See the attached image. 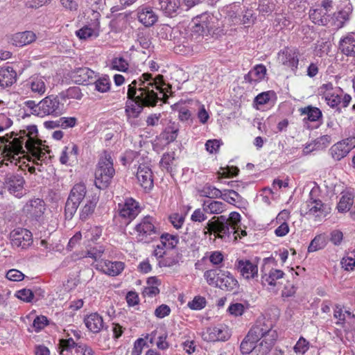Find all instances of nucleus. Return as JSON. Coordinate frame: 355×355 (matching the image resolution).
Masks as SVG:
<instances>
[{
  "label": "nucleus",
  "mask_w": 355,
  "mask_h": 355,
  "mask_svg": "<svg viewBox=\"0 0 355 355\" xmlns=\"http://www.w3.org/2000/svg\"><path fill=\"white\" fill-rule=\"evenodd\" d=\"M324 247V239L321 236H315L308 247L309 252H315Z\"/></svg>",
  "instance_id": "nucleus-53"
},
{
  "label": "nucleus",
  "mask_w": 355,
  "mask_h": 355,
  "mask_svg": "<svg viewBox=\"0 0 355 355\" xmlns=\"http://www.w3.org/2000/svg\"><path fill=\"white\" fill-rule=\"evenodd\" d=\"M15 295L17 298L26 302H31L34 297L33 291L26 288L18 291Z\"/></svg>",
  "instance_id": "nucleus-52"
},
{
  "label": "nucleus",
  "mask_w": 355,
  "mask_h": 355,
  "mask_svg": "<svg viewBox=\"0 0 355 355\" xmlns=\"http://www.w3.org/2000/svg\"><path fill=\"white\" fill-rule=\"evenodd\" d=\"M138 156L139 155L137 152L133 150H127L121 157V162L125 166L130 164L138 157Z\"/></svg>",
  "instance_id": "nucleus-57"
},
{
  "label": "nucleus",
  "mask_w": 355,
  "mask_h": 355,
  "mask_svg": "<svg viewBox=\"0 0 355 355\" xmlns=\"http://www.w3.org/2000/svg\"><path fill=\"white\" fill-rule=\"evenodd\" d=\"M277 338V334L272 329L271 322L259 320L241 342V352L243 354H249L257 347V343L260 341L259 352L262 354H268L275 345Z\"/></svg>",
  "instance_id": "nucleus-4"
},
{
  "label": "nucleus",
  "mask_w": 355,
  "mask_h": 355,
  "mask_svg": "<svg viewBox=\"0 0 355 355\" xmlns=\"http://www.w3.org/2000/svg\"><path fill=\"white\" fill-rule=\"evenodd\" d=\"M138 20L146 27L153 26L157 21V16L153 9L147 6H140L137 9Z\"/></svg>",
  "instance_id": "nucleus-24"
},
{
  "label": "nucleus",
  "mask_w": 355,
  "mask_h": 355,
  "mask_svg": "<svg viewBox=\"0 0 355 355\" xmlns=\"http://www.w3.org/2000/svg\"><path fill=\"white\" fill-rule=\"evenodd\" d=\"M45 210V203L40 198H34L28 200L23 207V212L26 216L37 220L42 219Z\"/></svg>",
  "instance_id": "nucleus-16"
},
{
  "label": "nucleus",
  "mask_w": 355,
  "mask_h": 355,
  "mask_svg": "<svg viewBox=\"0 0 355 355\" xmlns=\"http://www.w3.org/2000/svg\"><path fill=\"white\" fill-rule=\"evenodd\" d=\"M178 132V128L173 126H169L164 130V137L168 143L172 142L177 138Z\"/></svg>",
  "instance_id": "nucleus-61"
},
{
  "label": "nucleus",
  "mask_w": 355,
  "mask_h": 355,
  "mask_svg": "<svg viewBox=\"0 0 355 355\" xmlns=\"http://www.w3.org/2000/svg\"><path fill=\"white\" fill-rule=\"evenodd\" d=\"M60 127L63 129L73 128L77 124V119L73 116L59 118Z\"/></svg>",
  "instance_id": "nucleus-56"
},
{
  "label": "nucleus",
  "mask_w": 355,
  "mask_h": 355,
  "mask_svg": "<svg viewBox=\"0 0 355 355\" xmlns=\"http://www.w3.org/2000/svg\"><path fill=\"white\" fill-rule=\"evenodd\" d=\"M10 239L12 246L26 249L33 243L32 233L23 228H17L10 233Z\"/></svg>",
  "instance_id": "nucleus-17"
},
{
  "label": "nucleus",
  "mask_w": 355,
  "mask_h": 355,
  "mask_svg": "<svg viewBox=\"0 0 355 355\" xmlns=\"http://www.w3.org/2000/svg\"><path fill=\"white\" fill-rule=\"evenodd\" d=\"M137 178L145 190H150L153 187V173L148 166L141 164L138 167Z\"/></svg>",
  "instance_id": "nucleus-21"
},
{
  "label": "nucleus",
  "mask_w": 355,
  "mask_h": 355,
  "mask_svg": "<svg viewBox=\"0 0 355 355\" xmlns=\"http://www.w3.org/2000/svg\"><path fill=\"white\" fill-rule=\"evenodd\" d=\"M94 71L87 67L78 69L73 75L75 82L80 85H89L94 80Z\"/></svg>",
  "instance_id": "nucleus-31"
},
{
  "label": "nucleus",
  "mask_w": 355,
  "mask_h": 355,
  "mask_svg": "<svg viewBox=\"0 0 355 355\" xmlns=\"http://www.w3.org/2000/svg\"><path fill=\"white\" fill-rule=\"evenodd\" d=\"M66 96L68 98L80 100L83 97V94L78 87H71L67 90Z\"/></svg>",
  "instance_id": "nucleus-64"
},
{
  "label": "nucleus",
  "mask_w": 355,
  "mask_h": 355,
  "mask_svg": "<svg viewBox=\"0 0 355 355\" xmlns=\"http://www.w3.org/2000/svg\"><path fill=\"white\" fill-rule=\"evenodd\" d=\"M284 272L279 269H271L268 273L263 274L261 278V284L268 290L277 291L280 280L284 277Z\"/></svg>",
  "instance_id": "nucleus-20"
},
{
  "label": "nucleus",
  "mask_w": 355,
  "mask_h": 355,
  "mask_svg": "<svg viewBox=\"0 0 355 355\" xmlns=\"http://www.w3.org/2000/svg\"><path fill=\"white\" fill-rule=\"evenodd\" d=\"M316 189H312L307 200L301 207V213L309 217L314 218L315 220H321L326 217L331 212V207L329 205L323 203L321 200L315 197Z\"/></svg>",
  "instance_id": "nucleus-7"
},
{
  "label": "nucleus",
  "mask_w": 355,
  "mask_h": 355,
  "mask_svg": "<svg viewBox=\"0 0 355 355\" xmlns=\"http://www.w3.org/2000/svg\"><path fill=\"white\" fill-rule=\"evenodd\" d=\"M220 198L233 205H236L243 200V198L233 189L223 190L222 191V196Z\"/></svg>",
  "instance_id": "nucleus-37"
},
{
  "label": "nucleus",
  "mask_w": 355,
  "mask_h": 355,
  "mask_svg": "<svg viewBox=\"0 0 355 355\" xmlns=\"http://www.w3.org/2000/svg\"><path fill=\"white\" fill-rule=\"evenodd\" d=\"M309 349V343L303 337H300L293 347L295 353L304 354Z\"/></svg>",
  "instance_id": "nucleus-49"
},
{
  "label": "nucleus",
  "mask_w": 355,
  "mask_h": 355,
  "mask_svg": "<svg viewBox=\"0 0 355 355\" xmlns=\"http://www.w3.org/2000/svg\"><path fill=\"white\" fill-rule=\"evenodd\" d=\"M245 309V306L241 303H234L228 307L230 313L234 316L242 315Z\"/></svg>",
  "instance_id": "nucleus-58"
},
{
  "label": "nucleus",
  "mask_w": 355,
  "mask_h": 355,
  "mask_svg": "<svg viewBox=\"0 0 355 355\" xmlns=\"http://www.w3.org/2000/svg\"><path fill=\"white\" fill-rule=\"evenodd\" d=\"M334 317L337 320L336 324L343 327L349 319L354 318V315L349 311L344 309L343 306L336 304L334 309Z\"/></svg>",
  "instance_id": "nucleus-35"
},
{
  "label": "nucleus",
  "mask_w": 355,
  "mask_h": 355,
  "mask_svg": "<svg viewBox=\"0 0 355 355\" xmlns=\"http://www.w3.org/2000/svg\"><path fill=\"white\" fill-rule=\"evenodd\" d=\"M340 196L336 209L339 213H346L354 203V192L353 190L347 189L341 192Z\"/></svg>",
  "instance_id": "nucleus-26"
},
{
  "label": "nucleus",
  "mask_w": 355,
  "mask_h": 355,
  "mask_svg": "<svg viewBox=\"0 0 355 355\" xmlns=\"http://www.w3.org/2000/svg\"><path fill=\"white\" fill-rule=\"evenodd\" d=\"M299 51L295 48L286 47L277 54V61L295 73L299 64Z\"/></svg>",
  "instance_id": "nucleus-11"
},
{
  "label": "nucleus",
  "mask_w": 355,
  "mask_h": 355,
  "mask_svg": "<svg viewBox=\"0 0 355 355\" xmlns=\"http://www.w3.org/2000/svg\"><path fill=\"white\" fill-rule=\"evenodd\" d=\"M64 104L60 102L58 96L49 95L40 101V106L37 108L40 117L46 116H58L62 114Z\"/></svg>",
  "instance_id": "nucleus-9"
},
{
  "label": "nucleus",
  "mask_w": 355,
  "mask_h": 355,
  "mask_svg": "<svg viewBox=\"0 0 355 355\" xmlns=\"http://www.w3.org/2000/svg\"><path fill=\"white\" fill-rule=\"evenodd\" d=\"M323 98L330 107L338 112H341L342 108L347 107L352 100L350 95L344 94L343 91L338 87L335 92L324 94Z\"/></svg>",
  "instance_id": "nucleus-10"
},
{
  "label": "nucleus",
  "mask_w": 355,
  "mask_h": 355,
  "mask_svg": "<svg viewBox=\"0 0 355 355\" xmlns=\"http://www.w3.org/2000/svg\"><path fill=\"white\" fill-rule=\"evenodd\" d=\"M25 180L24 178L19 175L8 174L6 175L3 181L5 190L17 198H21L25 193L24 185Z\"/></svg>",
  "instance_id": "nucleus-13"
},
{
  "label": "nucleus",
  "mask_w": 355,
  "mask_h": 355,
  "mask_svg": "<svg viewBox=\"0 0 355 355\" xmlns=\"http://www.w3.org/2000/svg\"><path fill=\"white\" fill-rule=\"evenodd\" d=\"M15 135L19 137L12 141V135L0 137V164L7 166L11 164L16 166L19 159L27 153L30 159H33V162L40 166L38 171H41L42 162L47 159L50 151L49 147L45 145V141L37 138V126L28 125Z\"/></svg>",
  "instance_id": "nucleus-1"
},
{
  "label": "nucleus",
  "mask_w": 355,
  "mask_h": 355,
  "mask_svg": "<svg viewBox=\"0 0 355 355\" xmlns=\"http://www.w3.org/2000/svg\"><path fill=\"white\" fill-rule=\"evenodd\" d=\"M96 202L93 200H89L85 204L80 211V218L82 220H85L90 214H92L96 207Z\"/></svg>",
  "instance_id": "nucleus-51"
},
{
  "label": "nucleus",
  "mask_w": 355,
  "mask_h": 355,
  "mask_svg": "<svg viewBox=\"0 0 355 355\" xmlns=\"http://www.w3.org/2000/svg\"><path fill=\"white\" fill-rule=\"evenodd\" d=\"M213 17L208 13H203L193 19L190 32L174 31V51L176 53L189 55L193 52L195 44L207 31L211 28Z\"/></svg>",
  "instance_id": "nucleus-3"
},
{
  "label": "nucleus",
  "mask_w": 355,
  "mask_h": 355,
  "mask_svg": "<svg viewBox=\"0 0 355 355\" xmlns=\"http://www.w3.org/2000/svg\"><path fill=\"white\" fill-rule=\"evenodd\" d=\"M181 5L180 0H159V9L166 15L173 17L178 13Z\"/></svg>",
  "instance_id": "nucleus-34"
},
{
  "label": "nucleus",
  "mask_w": 355,
  "mask_h": 355,
  "mask_svg": "<svg viewBox=\"0 0 355 355\" xmlns=\"http://www.w3.org/2000/svg\"><path fill=\"white\" fill-rule=\"evenodd\" d=\"M301 113L303 115H306V117L304 118L310 121H316L320 118L322 117V112L318 107H314L312 106H307L301 110Z\"/></svg>",
  "instance_id": "nucleus-40"
},
{
  "label": "nucleus",
  "mask_w": 355,
  "mask_h": 355,
  "mask_svg": "<svg viewBox=\"0 0 355 355\" xmlns=\"http://www.w3.org/2000/svg\"><path fill=\"white\" fill-rule=\"evenodd\" d=\"M239 169L236 166H227L225 168H220L218 173L219 178H221L236 176L239 174Z\"/></svg>",
  "instance_id": "nucleus-47"
},
{
  "label": "nucleus",
  "mask_w": 355,
  "mask_h": 355,
  "mask_svg": "<svg viewBox=\"0 0 355 355\" xmlns=\"http://www.w3.org/2000/svg\"><path fill=\"white\" fill-rule=\"evenodd\" d=\"M86 327L92 333H99L105 326L103 317L98 313H92L84 318Z\"/></svg>",
  "instance_id": "nucleus-23"
},
{
  "label": "nucleus",
  "mask_w": 355,
  "mask_h": 355,
  "mask_svg": "<svg viewBox=\"0 0 355 355\" xmlns=\"http://www.w3.org/2000/svg\"><path fill=\"white\" fill-rule=\"evenodd\" d=\"M80 204L71 200V199H67L65 205V216L67 218L71 219L77 211Z\"/></svg>",
  "instance_id": "nucleus-46"
},
{
  "label": "nucleus",
  "mask_w": 355,
  "mask_h": 355,
  "mask_svg": "<svg viewBox=\"0 0 355 355\" xmlns=\"http://www.w3.org/2000/svg\"><path fill=\"white\" fill-rule=\"evenodd\" d=\"M168 219L172 225L177 230L181 228L184 222V217L178 213L170 215Z\"/></svg>",
  "instance_id": "nucleus-55"
},
{
  "label": "nucleus",
  "mask_w": 355,
  "mask_h": 355,
  "mask_svg": "<svg viewBox=\"0 0 355 355\" xmlns=\"http://www.w3.org/2000/svg\"><path fill=\"white\" fill-rule=\"evenodd\" d=\"M241 218V215L236 211L231 212L228 218L225 216H214L207 223L204 228V234L214 233L216 237L224 240L230 238L233 234L236 239L239 235L238 229L240 226Z\"/></svg>",
  "instance_id": "nucleus-5"
},
{
  "label": "nucleus",
  "mask_w": 355,
  "mask_h": 355,
  "mask_svg": "<svg viewBox=\"0 0 355 355\" xmlns=\"http://www.w3.org/2000/svg\"><path fill=\"white\" fill-rule=\"evenodd\" d=\"M160 241L163 247L173 249L178 245L179 237L177 235L165 233L160 236Z\"/></svg>",
  "instance_id": "nucleus-41"
},
{
  "label": "nucleus",
  "mask_w": 355,
  "mask_h": 355,
  "mask_svg": "<svg viewBox=\"0 0 355 355\" xmlns=\"http://www.w3.org/2000/svg\"><path fill=\"white\" fill-rule=\"evenodd\" d=\"M202 207L209 214H220L227 209V205L221 201L207 199L202 202Z\"/></svg>",
  "instance_id": "nucleus-30"
},
{
  "label": "nucleus",
  "mask_w": 355,
  "mask_h": 355,
  "mask_svg": "<svg viewBox=\"0 0 355 355\" xmlns=\"http://www.w3.org/2000/svg\"><path fill=\"white\" fill-rule=\"evenodd\" d=\"M231 336L229 328L223 324L210 327L202 334V338L207 342L226 341Z\"/></svg>",
  "instance_id": "nucleus-12"
},
{
  "label": "nucleus",
  "mask_w": 355,
  "mask_h": 355,
  "mask_svg": "<svg viewBox=\"0 0 355 355\" xmlns=\"http://www.w3.org/2000/svg\"><path fill=\"white\" fill-rule=\"evenodd\" d=\"M266 74V68L262 64H257L244 76V80L248 83H258L262 80Z\"/></svg>",
  "instance_id": "nucleus-33"
},
{
  "label": "nucleus",
  "mask_w": 355,
  "mask_h": 355,
  "mask_svg": "<svg viewBox=\"0 0 355 355\" xmlns=\"http://www.w3.org/2000/svg\"><path fill=\"white\" fill-rule=\"evenodd\" d=\"M129 64L128 61L123 57H116L112 59L111 62V68L120 71H126L128 69Z\"/></svg>",
  "instance_id": "nucleus-44"
},
{
  "label": "nucleus",
  "mask_w": 355,
  "mask_h": 355,
  "mask_svg": "<svg viewBox=\"0 0 355 355\" xmlns=\"http://www.w3.org/2000/svg\"><path fill=\"white\" fill-rule=\"evenodd\" d=\"M188 306L193 310H201L206 305V300L201 296H196L192 301L189 302Z\"/></svg>",
  "instance_id": "nucleus-48"
},
{
  "label": "nucleus",
  "mask_w": 355,
  "mask_h": 355,
  "mask_svg": "<svg viewBox=\"0 0 355 355\" xmlns=\"http://www.w3.org/2000/svg\"><path fill=\"white\" fill-rule=\"evenodd\" d=\"M206 211L202 209H196L191 216V220L193 222L202 223L207 219Z\"/></svg>",
  "instance_id": "nucleus-59"
},
{
  "label": "nucleus",
  "mask_w": 355,
  "mask_h": 355,
  "mask_svg": "<svg viewBox=\"0 0 355 355\" xmlns=\"http://www.w3.org/2000/svg\"><path fill=\"white\" fill-rule=\"evenodd\" d=\"M237 286V280L230 272L220 270L219 282L216 287L222 290L231 291L236 288Z\"/></svg>",
  "instance_id": "nucleus-27"
},
{
  "label": "nucleus",
  "mask_w": 355,
  "mask_h": 355,
  "mask_svg": "<svg viewBox=\"0 0 355 355\" xmlns=\"http://www.w3.org/2000/svg\"><path fill=\"white\" fill-rule=\"evenodd\" d=\"M76 35L81 40H86L92 36L96 37L97 33L92 28L88 26H84L76 31Z\"/></svg>",
  "instance_id": "nucleus-50"
},
{
  "label": "nucleus",
  "mask_w": 355,
  "mask_h": 355,
  "mask_svg": "<svg viewBox=\"0 0 355 355\" xmlns=\"http://www.w3.org/2000/svg\"><path fill=\"white\" fill-rule=\"evenodd\" d=\"M355 148V137H350L337 142L329 149L332 158L339 161L346 157Z\"/></svg>",
  "instance_id": "nucleus-15"
},
{
  "label": "nucleus",
  "mask_w": 355,
  "mask_h": 355,
  "mask_svg": "<svg viewBox=\"0 0 355 355\" xmlns=\"http://www.w3.org/2000/svg\"><path fill=\"white\" fill-rule=\"evenodd\" d=\"M338 49L347 57H355V35L354 33H349L340 38Z\"/></svg>",
  "instance_id": "nucleus-22"
},
{
  "label": "nucleus",
  "mask_w": 355,
  "mask_h": 355,
  "mask_svg": "<svg viewBox=\"0 0 355 355\" xmlns=\"http://www.w3.org/2000/svg\"><path fill=\"white\" fill-rule=\"evenodd\" d=\"M95 89L99 92L105 93L110 89V80L108 76L99 78L94 82Z\"/></svg>",
  "instance_id": "nucleus-43"
},
{
  "label": "nucleus",
  "mask_w": 355,
  "mask_h": 355,
  "mask_svg": "<svg viewBox=\"0 0 355 355\" xmlns=\"http://www.w3.org/2000/svg\"><path fill=\"white\" fill-rule=\"evenodd\" d=\"M165 85L163 76L153 77L151 73H144L137 80H134L128 86L127 97L132 100L125 106L128 119H135L143 110V107H154L165 96Z\"/></svg>",
  "instance_id": "nucleus-2"
},
{
  "label": "nucleus",
  "mask_w": 355,
  "mask_h": 355,
  "mask_svg": "<svg viewBox=\"0 0 355 355\" xmlns=\"http://www.w3.org/2000/svg\"><path fill=\"white\" fill-rule=\"evenodd\" d=\"M220 270L218 272L216 269H211L204 272V277L207 283L211 286L216 287L219 282Z\"/></svg>",
  "instance_id": "nucleus-42"
},
{
  "label": "nucleus",
  "mask_w": 355,
  "mask_h": 355,
  "mask_svg": "<svg viewBox=\"0 0 355 355\" xmlns=\"http://www.w3.org/2000/svg\"><path fill=\"white\" fill-rule=\"evenodd\" d=\"M136 238L138 241L149 243L159 234L156 225V220L149 215L143 217L135 227Z\"/></svg>",
  "instance_id": "nucleus-8"
},
{
  "label": "nucleus",
  "mask_w": 355,
  "mask_h": 355,
  "mask_svg": "<svg viewBox=\"0 0 355 355\" xmlns=\"http://www.w3.org/2000/svg\"><path fill=\"white\" fill-rule=\"evenodd\" d=\"M85 194L86 188L85 185L77 184L72 188L68 198L80 204L84 199Z\"/></svg>",
  "instance_id": "nucleus-39"
},
{
  "label": "nucleus",
  "mask_w": 355,
  "mask_h": 355,
  "mask_svg": "<svg viewBox=\"0 0 355 355\" xmlns=\"http://www.w3.org/2000/svg\"><path fill=\"white\" fill-rule=\"evenodd\" d=\"M223 142L220 139H209L205 143V149L210 154H216Z\"/></svg>",
  "instance_id": "nucleus-45"
},
{
  "label": "nucleus",
  "mask_w": 355,
  "mask_h": 355,
  "mask_svg": "<svg viewBox=\"0 0 355 355\" xmlns=\"http://www.w3.org/2000/svg\"><path fill=\"white\" fill-rule=\"evenodd\" d=\"M114 174L113 159L110 153L105 152L101 156L95 171L94 184L96 187L100 189L107 188Z\"/></svg>",
  "instance_id": "nucleus-6"
},
{
  "label": "nucleus",
  "mask_w": 355,
  "mask_h": 355,
  "mask_svg": "<svg viewBox=\"0 0 355 355\" xmlns=\"http://www.w3.org/2000/svg\"><path fill=\"white\" fill-rule=\"evenodd\" d=\"M25 87L31 93V96H41L46 91V79L41 76H33L26 81Z\"/></svg>",
  "instance_id": "nucleus-19"
},
{
  "label": "nucleus",
  "mask_w": 355,
  "mask_h": 355,
  "mask_svg": "<svg viewBox=\"0 0 355 355\" xmlns=\"http://www.w3.org/2000/svg\"><path fill=\"white\" fill-rule=\"evenodd\" d=\"M234 266L245 279L252 280L258 277V266L249 259H237Z\"/></svg>",
  "instance_id": "nucleus-18"
},
{
  "label": "nucleus",
  "mask_w": 355,
  "mask_h": 355,
  "mask_svg": "<svg viewBox=\"0 0 355 355\" xmlns=\"http://www.w3.org/2000/svg\"><path fill=\"white\" fill-rule=\"evenodd\" d=\"M78 155V146L74 143H71L63 148L60 157V162L62 164H67L70 162H73L77 160Z\"/></svg>",
  "instance_id": "nucleus-29"
},
{
  "label": "nucleus",
  "mask_w": 355,
  "mask_h": 355,
  "mask_svg": "<svg viewBox=\"0 0 355 355\" xmlns=\"http://www.w3.org/2000/svg\"><path fill=\"white\" fill-rule=\"evenodd\" d=\"M199 195L209 199L220 198L222 196V191L210 184L205 185L198 191Z\"/></svg>",
  "instance_id": "nucleus-38"
},
{
  "label": "nucleus",
  "mask_w": 355,
  "mask_h": 355,
  "mask_svg": "<svg viewBox=\"0 0 355 355\" xmlns=\"http://www.w3.org/2000/svg\"><path fill=\"white\" fill-rule=\"evenodd\" d=\"M98 266L104 273L110 276H116L123 271L124 263L121 261H104Z\"/></svg>",
  "instance_id": "nucleus-32"
},
{
  "label": "nucleus",
  "mask_w": 355,
  "mask_h": 355,
  "mask_svg": "<svg viewBox=\"0 0 355 355\" xmlns=\"http://www.w3.org/2000/svg\"><path fill=\"white\" fill-rule=\"evenodd\" d=\"M104 251L105 250L103 246L94 247L87 252L86 257H90L95 261H97L101 257Z\"/></svg>",
  "instance_id": "nucleus-60"
},
{
  "label": "nucleus",
  "mask_w": 355,
  "mask_h": 355,
  "mask_svg": "<svg viewBox=\"0 0 355 355\" xmlns=\"http://www.w3.org/2000/svg\"><path fill=\"white\" fill-rule=\"evenodd\" d=\"M119 216L129 222L135 219L141 211L139 203L132 198H127L123 203L118 205Z\"/></svg>",
  "instance_id": "nucleus-14"
},
{
  "label": "nucleus",
  "mask_w": 355,
  "mask_h": 355,
  "mask_svg": "<svg viewBox=\"0 0 355 355\" xmlns=\"http://www.w3.org/2000/svg\"><path fill=\"white\" fill-rule=\"evenodd\" d=\"M331 142V138L329 135H322L314 140L315 146L318 147V150L326 148Z\"/></svg>",
  "instance_id": "nucleus-63"
},
{
  "label": "nucleus",
  "mask_w": 355,
  "mask_h": 355,
  "mask_svg": "<svg viewBox=\"0 0 355 355\" xmlns=\"http://www.w3.org/2000/svg\"><path fill=\"white\" fill-rule=\"evenodd\" d=\"M17 73L11 67L0 68V87L2 89L11 86L16 81Z\"/></svg>",
  "instance_id": "nucleus-28"
},
{
  "label": "nucleus",
  "mask_w": 355,
  "mask_h": 355,
  "mask_svg": "<svg viewBox=\"0 0 355 355\" xmlns=\"http://www.w3.org/2000/svg\"><path fill=\"white\" fill-rule=\"evenodd\" d=\"M310 18L314 24L318 25H324L327 21L326 17L322 15V11L320 10H313L311 12Z\"/></svg>",
  "instance_id": "nucleus-54"
},
{
  "label": "nucleus",
  "mask_w": 355,
  "mask_h": 355,
  "mask_svg": "<svg viewBox=\"0 0 355 355\" xmlns=\"http://www.w3.org/2000/svg\"><path fill=\"white\" fill-rule=\"evenodd\" d=\"M37 37L33 31L19 32L13 34L10 37V42L16 46H24L35 41Z\"/></svg>",
  "instance_id": "nucleus-25"
},
{
  "label": "nucleus",
  "mask_w": 355,
  "mask_h": 355,
  "mask_svg": "<svg viewBox=\"0 0 355 355\" xmlns=\"http://www.w3.org/2000/svg\"><path fill=\"white\" fill-rule=\"evenodd\" d=\"M175 154L174 152L165 153L160 161L161 167L167 172L171 173L175 166Z\"/></svg>",
  "instance_id": "nucleus-36"
},
{
  "label": "nucleus",
  "mask_w": 355,
  "mask_h": 355,
  "mask_svg": "<svg viewBox=\"0 0 355 355\" xmlns=\"http://www.w3.org/2000/svg\"><path fill=\"white\" fill-rule=\"evenodd\" d=\"M73 355H94V353L91 347L82 344L76 346Z\"/></svg>",
  "instance_id": "nucleus-62"
}]
</instances>
